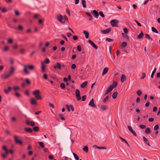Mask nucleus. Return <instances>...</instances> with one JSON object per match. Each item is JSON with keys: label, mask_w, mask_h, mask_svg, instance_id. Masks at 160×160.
Listing matches in <instances>:
<instances>
[{"label": "nucleus", "mask_w": 160, "mask_h": 160, "mask_svg": "<svg viewBox=\"0 0 160 160\" xmlns=\"http://www.w3.org/2000/svg\"><path fill=\"white\" fill-rule=\"evenodd\" d=\"M24 130L26 132L31 133L32 132V130L30 128H24Z\"/></svg>", "instance_id": "obj_20"}, {"label": "nucleus", "mask_w": 160, "mask_h": 160, "mask_svg": "<svg viewBox=\"0 0 160 160\" xmlns=\"http://www.w3.org/2000/svg\"><path fill=\"white\" fill-rule=\"evenodd\" d=\"M128 128L130 132L132 133L134 136H136L137 134L136 132L132 129V128L130 126H128Z\"/></svg>", "instance_id": "obj_8"}, {"label": "nucleus", "mask_w": 160, "mask_h": 160, "mask_svg": "<svg viewBox=\"0 0 160 160\" xmlns=\"http://www.w3.org/2000/svg\"><path fill=\"white\" fill-rule=\"evenodd\" d=\"M126 79V77L124 74H122L121 76V81L123 82Z\"/></svg>", "instance_id": "obj_23"}, {"label": "nucleus", "mask_w": 160, "mask_h": 160, "mask_svg": "<svg viewBox=\"0 0 160 160\" xmlns=\"http://www.w3.org/2000/svg\"><path fill=\"white\" fill-rule=\"evenodd\" d=\"M41 66L42 72L43 73L45 72V66L44 65V63L43 62H41Z\"/></svg>", "instance_id": "obj_17"}, {"label": "nucleus", "mask_w": 160, "mask_h": 160, "mask_svg": "<svg viewBox=\"0 0 160 160\" xmlns=\"http://www.w3.org/2000/svg\"><path fill=\"white\" fill-rule=\"evenodd\" d=\"M39 144L42 148H43L44 147V144L42 142H39Z\"/></svg>", "instance_id": "obj_46"}, {"label": "nucleus", "mask_w": 160, "mask_h": 160, "mask_svg": "<svg viewBox=\"0 0 160 160\" xmlns=\"http://www.w3.org/2000/svg\"><path fill=\"white\" fill-rule=\"evenodd\" d=\"M8 48H9L8 47V46H6L4 48V50L5 51H7L8 49Z\"/></svg>", "instance_id": "obj_64"}, {"label": "nucleus", "mask_w": 160, "mask_h": 160, "mask_svg": "<svg viewBox=\"0 0 160 160\" xmlns=\"http://www.w3.org/2000/svg\"><path fill=\"white\" fill-rule=\"evenodd\" d=\"M156 70H157V68H155L154 70H153V71H152V72L151 74V77L152 78H153L154 74L155 72H156Z\"/></svg>", "instance_id": "obj_31"}, {"label": "nucleus", "mask_w": 160, "mask_h": 160, "mask_svg": "<svg viewBox=\"0 0 160 160\" xmlns=\"http://www.w3.org/2000/svg\"><path fill=\"white\" fill-rule=\"evenodd\" d=\"M30 103L32 105H35L37 104V102H36V100L33 98H31L30 100Z\"/></svg>", "instance_id": "obj_15"}, {"label": "nucleus", "mask_w": 160, "mask_h": 160, "mask_svg": "<svg viewBox=\"0 0 160 160\" xmlns=\"http://www.w3.org/2000/svg\"><path fill=\"white\" fill-rule=\"evenodd\" d=\"M89 105L92 107L95 108L96 107V105L94 103V100L92 98V99L91 101L89 102Z\"/></svg>", "instance_id": "obj_13"}, {"label": "nucleus", "mask_w": 160, "mask_h": 160, "mask_svg": "<svg viewBox=\"0 0 160 160\" xmlns=\"http://www.w3.org/2000/svg\"><path fill=\"white\" fill-rule=\"evenodd\" d=\"M127 45V43L126 42H123L122 43V46L123 48L125 47Z\"/></svg>", "instance_id": "obj_38"}, {"label": "nucleus", "mask_w": 160, "mask_h": 160, "mask_svg": "<svg viewBox=\"0 0 160 160\" xmlns=\"http://www.w3.org/2000/svg\"><path fill=\"white\" fill-rule=\"evenodd\" d=\"M81 3L83 7L85 8H86V2L85 0H81Z\"/></svg>", "instance_id": "obj_18"}, {"label": "nucleus", "mask_w": 160, "mask_h": 160, "mask_svg": "<svg viewBox=\"0 0 160 160\" xmlns=\"http://www.w3.org/2000/svg\"><path fill=\"white\" fill-rule=\"evenodd\" d=\"M88 42L95 49L98 48V47L91 40H89Z\"/></svg>", "instance_id": "obj_12"}, {"label": "nucleus", "mask_w": 160, "mask_h": 160, "mask_svg": "<svg viewBox=\"0 0 160 160\" xmlns=\"http://www.w3.org/2000/svg\"><path fill=\"white\" fill-rule=\"evenodd\" d=\"M8 42L9 43H11L12 42V40L11 39H9L8 40Z\"/></svg>", "instance_id": "obj_62"}, {"label": "nucleus", "mask_w": 160, "mask_h": 160, "mask_svg": "<svg viewBox=\"0 0 160 160\" xmlns=\"http://www.w3.org/2000/svg\"><path fill=\"white\" fill-rule=\"evenodd\" d=\"M50 62V60L48 58H46L45 59L44 62H43L44 63H48Z\"/></svg>", "instance_id": "obj_37"}, {"label": "nucleus", "mask_w": 160, "mask_h": 160, "mask_svg": "<svg viewBox=\"0 0 160 160\" xmlns=\"http://www.w3.org/2000/svg\"><path fill=\"white\" fill-rule=\"evenodd\" d=\"M73 155L74 156V157L76 159V160H79V157L75 153L73 152Z\"/></svg>", "instance_id": "obj_34"}, {"label": "nucleus", "mask_w": 160, "mask_h": 160, "mask_svg": "<svg viewBox=\"0 0 160 160\" xmlns=\"http://www.w3.org/2000/svg\"><path fill=\"white\" fill-rule=\"evenodd\" d=\"M24 67V71L25 72L26 74H29V72L27 70V68H28V69L31 70H32L34 69V66L32 65H29L28 66L26 65H23Z\"/></svg>", "instance_id": "obj_3"}, {"label": "nucleus", "mask_w": 160, "mask_h": 160, "mask_svg": "<svg viewBox=\"0 0 160 160\" xmlns=\"http://www.w3.org/2000/svg\"><path fill=\"white\" fill-rule=\"evenodd\" d=\"M93 15L96 18H98L99 16V14L98 12L95 10L92 11Z\"/></svg>", "instance_id": "obj_14"}, {"label": "nucleus", "mask_w": 160, "mask_h": 160, "mask_svg": "<svg viewBox=\"0 0 160 160\" xmlns=\"http://www.w3.org/2000/svg\"><path fill=\"white\" fill-rule=\"evenodd\" d=\"M145 37L146 38L148 39H151V40H152V39L150 37V35L148 34H146L145 35Z\"/></svg>", "instance_id": "obj_42"}, {"label": "nucleus", "mask_w": 160, "mask_h": 160, "mask_svg": "<svg viewBox=\"0 0 160 160\" xmlns=\"http://www.w3.org/2000/svg\"><path fill=\"white\" fill-rule=\"evenodd\" d=\"M117 95H118V92L117 91H116V92H114L112 94V98L113 99H115L117 98Z\"/></svg>", "instance_id": "obj_25"}, {"label": "nucleus", "mask_w": 160, "mask_h": 160, "mask_svg": "<svg viewBox=\"0 0 160 160\" xmlns=\"http://www.w3.org/2000/svg\"><path fill=\"white\" fill-rule=\"evenodd\" d=\"M71 67L72 69H74L76 68V65L75 64H72Z\"/></svg>", "instance_id": "obj_60"}, {"label": "nucleus", "mask_w": 160, "mask_h": 160, "mask_svg": "<svg viewBox=\"0 0 160 160\" xmlns=\"http://www.w3.org/2000/svg\"><path fill=\"white\" fill-rule=\"evenodd\" d=\"M35 97L36 98V99L37 100L41 99L42 98V97L40 95V94L36 96V97Z\"/></svg>", "instance_id": "obj_41"}, {"label": "nucleus", "mask_w": 160, "mask_h": 160, "mask_svg": "<svg viewBox=\"0 0 160 160\" xmlns=\"http://www.w3.org/2000/svg\"><path fill=\"white\" fill-rule=\"evenodd\" d=\"M2 12H6L7 11V10L4 8H2Z\"/></svg>", "instance_id": "obj_61"}, {"label": "nucleus", "mask_w": 160, "mask_h": 160, "mask_svg": "<svg viewBox=\"0 0 160 160\" xmlns=\"http://www.w3.org/2000/svg\"><path fill=\"white\" fill-rule=\"evenodd\" d=\"M144 36L143 33L142 31L141 33L138 36V38L139 39L142 38Z\"/></svg>", "instance_id": "obj_26"}, {"label": "nucleus", "mask_w": 160, "mask_h": 160, "mask_svg": "<svg viewBox=\"0 0 160 160\" xmlns=\"http://www.w3.org/2000/svg\"><path fill=\"white\" fill-rule=\"evenodd\" d=\"M118 85V83L117 82H113V84L112 85H112V86L113 87V88H115Z\"/></svg>", "instance_id": "obj_43"}, {"label": "nucleus", "mask_w": 160, "mask_h": 160, "mask_svg": "<svg viewBox=\"0 0 160 160\" xmlns=\"http://www.w3.org/2000/svg\"><path fill=\"white\" fill-rule=\"evenodd\" d=\"M122 35H123V36L124 37H125L126 38H128V37L127 35H125L124 33H123V32L122 33Z\"/></svg>", "instance_id": "obj_58"}, {"label": "nucleus", "mask_w": 160, "mask_h": 160, "mask_svg": "<svg viewBox=\"0 0 160 160\" xmlns=\"http://www.w3.org/2000/svg\"><path fill=\"white\" fill-rule=\"evenodd\" d=\"M113 88V87L112 86V85H110L107 90L108 92H110L112 91Z\"/></svg>", "instance_id": "obj_29"}, {"label": "nucleus", "mask_w": 160, "mask_h": 160, "mask_svg": "<svg viewBox=\"0 0 160 160\" xmlns=\"http://www.w3.org/2000/svg\"><path fill=\"white\" fill-rule=\"evenodd\" d=\"M151 131L149 128H147L145 130V132L147 134H149Z\"/></svg>", "instance_id": "obj_36"}, {"label": "nucleus", "mask_w": 160, "mask_h": 160, "mask_svg": "<svg viewBox=\"0 0 160 160\" xmlns=\"http://www.w3.org/2000/svg\"><path fill=\"white\" fill-rule=\"evenodd\" d=\"M106 40L108 42H111L112 41H113V40L109 38H107L106 39Z\"/></svg>", "instance_id": "obj_56"}, {"label": "nucleus", "mask_w": 160, "mask_h": 160, "mask_svg": "<svg viewBox=\"0 0 160 160\" xmlns=\"http://www.w3.org/2000/svg\"><path fill=\"white\" fill-rule=\"evenodd\" d=\"M20 52L21 53L24 54L25 53V50L23 49H21L20 50Z\"/></svg>", "instance_id": "obj_49"}, {"label": "nucleus", "mask_w": 160, "mask_h": 160, "mask_svg": "<svg viewBox=\"0 0 160 160\" xmlns=\"http://www.w3.org/2000/svg\"><path fill=\"white\" fill-rule=\"evenodd\" d=\"M83 32L85 35L86 38H88L89 36V33L88 32L86 31H84Z\"/></svg>", "instance_id": "obj_28"}, {"label": "nucleus", "mask_w": 160, "mask_h": 160, "mask_svg": "<svg viewBox=\"0 0 160 160\" xmlns=\"http://www.w3.org/2000/svg\"><path fill=\"white\" fill-rule=\"evenodd\" d=\"M60 87L62 89H64L65 87V84L63 83H62L60 84Z\"/></svg>", "instance_id": "obj_40"}, {"label": "nucleus", "mask_w": 160, "mask_h": 160, "mask_svg": "<svg viewBox=\"0 0 160 160\" xmlns=\"http://www.w3.org/2000/svg\"><path fill=\"white\" fill-rule=\"evenodd\" d=\"M118 21L117 20L113 19L110 22L112 26L113 27H117V25L118 23Z\"/></svg>", "instance_id": "obj_4"}, {"label": "nucleus", "mask_w": 160, "mask_h": 160, "mask_svg": "<svg viewBox=\"0 0 160 160\" xmlns=\"http://www.w3.org/2000/svg\"><path fill=\"white\" fill-rule=\"evenodd\" d=\"M108 70V68H107V67L105 68L104 69V70H103V72L102 73V75H103L104 74H106Z\"/></svg>", "instance_id": "obj_22"}, {"label": "nucleus", "mask_w": 160, "mask_h": 160, "mask_svg": "<svg viewBox=\"0 0 160 160\" xmlns=\"http://www.w3.org/2000/svg\"><path fill=\"white\" fill-rule=\"evenodd\" d=\"M75 94L77 100L79 101L80 100V92L79 90L77 89L76 91Z\"/></svg>", "instance_id": "obj_6"}, {"label": "nucleus", "mask_w": 160, "mask_h": 160, "mask_svg": "<svg viewBox=\"0 0 160 160\" xmlns=\"http://www.w3.org/2000/svg\"><path fill=\"white\" fill-rule=\"evenodd\" d=\"M33 129L34 131L38 132L39 131V128L38 126H35L33 127Z\"/></svg>", "instance_id": "obj_32"}, {"label": "nucleus", "mask_w": 160, "mask_h": 160, "mask_svg": "<svg viewBox=\"0 0 160 160\" xmlns=\"http://www.w3.org/2000/svg\"><path fill=\"white\" fill-rule=\"evenodd\" d=\"M99 14L100 16L102 17L103 18L105 16H104V14H103V12L102 11H100L99 12Z\"/></svg>", "instance_id": "obj_47"}, {"label": "nucleus", "mask_w": 160, "mask_h": 160, "mask_svg": "<svg viewBox=\"0 0 160 160\" xmlns=\"http://www.w3.org/2000/svg\"><path fill=\"white\" fill-rule=\"evenodd\" d=\"M36 97V96L40 94V91L38 90H37L34 91L32 93Z\"/></svg>", "instance_id": "obj_16"}, {"label": "nucleus", "mask_w": 160, "mask_h": 160, "mask_svg": "<svg viewBox=\"0 0 160 160\" xmlns=\"http://www.w3.org/2000/svg\"><path fill=\"white\" fill-rule=\"evenodd\" d=\"M25 123L27 125L32 127L34 126L35 125L34 122L33 121H29L28 120H26L25 121Z\"/></svg>", "instance_id": "obj_7"}, {"label": "nucleus", "mask_w": 160, "mask_h": 160, "mask_svg": "<svg viewBox=\"0 0 160 160\" xmlns=\"http://www.w3.org/2000/svg\"><path fill=\"white\" fill-rule=\"evenodd\" d=\"M86 96L84 95L82 97V101H85L86 99Z\"/></svg>", "instance_id": "obj_53"}, {"label": "nucleus", "mask_w": 160, "mask_h": 160, "mask_svg": "<svg viewBox=\"0 0 160 160\" xmlns=\"http://www.w3.org/2000/svg\"><path fill=\"white\" fill-rule=\"evenodd\" d=\"M152 32L156 33H158V32L157 30V29L154 27H152Z\"/></svg>", "instance_id": "obj_35"}, {"label": "nucleus", "mask_w": 160, "mask_h": 160, "mask_svg": "<svg viewBox=\"0 0 160 160\" xmlns=\"http://www.w3.org/2000/svg\"><path fill=\"white\" fill-rule=\"evenodd\" d=\"M57 20L60 22L64 23L66 21L68 20V18L66 16H65L63 18L61 15H58L56 16Z\"/></svg>", "instance_id": "obj_2"}, {"label": "nucleus", "mask_w": 160, "mask_h": 160, "mask_svg": "<svg viewBox=\"0 0 160 160\" xmlns=\"http://www.w3.org/2000/svg\"><path fill=\"white\" fill-rule=\"evenodd\" d=\"M123 31L125 33L127 34L128 33V30L127 28H124L123 29Z\"/></svg>", "instance_id": "obj_55"}, {"label": "nucleus", "mask_w": 160, "mask_h": 160, "mask_svg": "<svg viewBox=\"0 0 160 160\" xmlns=\"http://www.w3.org/2000/svg\"><path fill=\"white\" fill-rule=\"evenodd\" d=\"M43 77L44 79H46L48 78V76L46 74H44L43 75Z\"/></svg>", "instance_id": "obj_63"}, {"label": "nucleus", "mask_w": 160, "mask_h": 160, "mask_svg": "<svg viewBox=\"0 0 160 160\" xmlns=\"http://www.w3.org/2000/svg\"><path fill=\"white\" fill-rule=\"evenodd\" d=\"M18 28L20 31H22L23 29V27L21 25L18 26Z\"/></svg>", "instance_id": "obj_45"}, {"label": "nucleus", "mask_w": 160, "mask_h": 160, "mask_svg": "<svg viewBox=\"0 0 160 160\" xmlns=\"http://www.w3.org/2000/svg\"><path fill=\"white\" fill-rule=\"evenodd\" d=\"M88 84V82L86 81L81 84V88H84Z\"/></svg>", "instance_id": "obj_21"}, {"label": "nucleus", "mask_w": 160, "mask_h": 160, "mask_svg": "<svg viewBox=\"0 0 160 160\" xmlns=\"http://www.w3.org/2000/svg\"><path fill=\"white\" fill-rule=\"evenodd\" d=\"M139 126L142 129H144L146 128V126L145 125H140Z\"/></svg>", "instance_id": "obj_52"}, {"label": "nucleus", "mask_w": 160, "mask_h": 160, "mask_svg": "<svg viewBox=\"0 0 160 160\" xmlns=\"http://www.w3.org/2000/svg\"><path fill=\"white\" fill-rule=\"evenodd\" d=\"M159 125L158 124H157V125H155L154 127V130L155 131H156L159 129Z\"/></svg>", "instance_id": "obj_39"}, {"label": "nucleus", "mask_w": 160, "mask_h": 160, "mask_svg": "<svg viewBox=\"0 0 160 160\" xmlns=\"http://www.w3.org/2000/svg\"><path fill=\"white\" fill-rule=\"evenodd\" d=\"M13 90L15 91L19 89V88L18 86L15 87H13Z\"/></svg>", "instance_id": "obj_48"}, {"label": "nucleus", "mask_w": 160, "mask_h": 160, "mask_svg": "<svg viewBox=\"0 0 160 160\" xmlns=\"http://www.w3.org/2000/svg\"><path fill=\"white\" fill-rule=\"evenodd\" d=\"M61 36L62 38H63L66 40L68 41V40L66 36L63 34H62Z\"/></svg>", "instance_id": "obj_57"}, {"label": "nucleus", "mask_w": 160, "mask_h": 160, "mask_svg": "<svg viewBox=\"0 0 160 160\" xmlns=\"http://www.w3.org/2000/svg\"><path fill=\"white\" fill-rule=\"evenodd\" d=\"M83 150L85 152H88V149L87 146H85L84 147L82 148Z\"/></svg>", "instance_id": "obj_33"}, {"label": "nucleus", "mask_w": 160, "mask_h": 160, "mask_svg": "<svg viewBox=\"0 0 160 160\" xmlns=\"http://www.w3.org/2000/svg\"><path fill=\"white\" fill-rule=\"evenodd\" d=\"M143 138L145 142L147 143L149 146H151V145L149 144V142L148 141V140L147 139V138L143 136Z\"/></svg>", "instance_id": "obj_19"}, {"label": "nucleus", "mask_w": 160, "mask_h": 160, "mask_svg": "<svg viewBox=\"0 0 160 160\" xmlns=\"http://www.w3.org/2000/svg\"><path fill=\"white\" fill-rule=\"evenodd\" d=\"M111 31L110 28H108L104 30H102L101 29V32L103 34H107L109 33Z\"/></svg>", "instance_id": "obj_10"}, {"label": "nucleus", "mask_w": 160, "mask_h": 160, "mask_svg": "<svg viewBox=\"0 0 160 160\" xmlns=\"http://www.w3.org/2000/svg\"><path fill=\"white\" fill-rule=\"evenodd\" d=\"M137 93L139 96H140L141 95L142 92L140 90H138L137 91Z\"/></svg>", "instance_id": "obj_44"}, {"label": "nucleus", "mask_w": 160, "mask_h": 160, "mask_svg": "<svg viewBox=\"0 0 160 160\" xmlns=\"http://www.w3.org/2000/svg\"><path fill=\"white\" fill-rule=\"evenodd\" d=\"M78 37L76 36H74L73 37V39L74 40H76L78 39Z\"/></svg>", "instance_id": "obj_59"}, {"label": "nucleus", "mask_w": 160, "mask_h": 160, "mask_svg": "<svg viewBox=\"0 0 160 160\" xmlns=\"http://www.w3.org/2000/svg\"><path fill=\"white\" fill-rule=\"evenodd\" d=\"M15 68L13 66L10 67L8 73H5L1 76L2 78L4 79H6L12 76L15 72Z\"/></svg>", "instance_id": "obj_1"}, {"label": "nucleus", "mask_w": 160, "mask_h": 160, "mask_svg": "<svg viewBox=\"0 0 160 160\" xmlns=\"http://www.w3.org/2000/svg\"><path fill=\"white\" fill-rule=\"evenodd\" d=\"M66 106L67 108V110L68 112H70L71 111L70 108H71L72 111H74V108L72 105H71L70 106H69L68 105H66Z\"/></svg>", "instance_id": "obj_11"}, {"label": "nucleus", "mask_w": 160, "mask_h": 160, "mask_svg": "<svg viewBox=\"0 0 160 160\" xmlns=\"http://www.w3.org/2000/svg\"><path fill=\"white\" fill-rule=\"evenodd\" d=\"M108 96H106L104 99L103 102L104 103H105L107 101L108 99Z\"/></svg>", "instance_id": "obj_51"}, {"label": "nucleus", "mask_w": 160, "mask_h": 160, "mask_svg": "<svg viewBox=\"0 0 160 160\" xmlns=\"http://www.w3.org/2000/svg\"><path fill=\"white\" fill-rule=\"evenodd\" d=\"M11 90V88L10 87H9L8 88V89H4V92L6 93L7 94L8 93V92L10 91Z\"/></svg>", "instance_id": "obj_30"}, {"label": "nucleus", "mask_w": 160, "mask_h": 160, "mask_svg": "<svg viewBox=\"0 0 160 160\" xmlns=\"http://www.w3.org/2000/svg\"><path fill=\"white\" fill-rule=\"evenodd\" d=\"M13 137L15 142L16 144H19L20 145H22V142L21 140L18 139V136L15 135L13 136Z\"/></svg>", "instance_id": "obj_5"}, {"label": "nucleus", "mask_w": 160, "mask_h": 160, "mask_svg": "<svg viewBox=\"0 0 160 160\" xmlns=\"http://www.w3.org/2000/svg\"><path fill=\"white\" fill-rule=\"evenodd\" d=\"M25 81L28 84H30L31 83L29 81V80L28 78L26 79Z\"/></svg>", "instance_id": "obj_54"}, {"label": "nucleus", "mask_w": 160, "mask_h": 160, "mask_svg": "<svg viewBox=\"0 0 160 160\" xmlns=\"http://www.w3.org/2000/svg\"><path fill=\"white\" fill-rule=\"evenodd\" d=\"M53 67L55 69H56L57 68L58 69L60 70L61 69V65L58 62H57L56 65H54Z\"/></svg>", "instance_id": "obj_9"}, {"label": "nucleus", "mask_w": 160, "mask_h": 160, "mask_svg": "<svg viewBox=\"0 0 160 160\" xmlns=\"http://www.w3.org/2000/svg\"><path fill=\"white\" fill-rule=\"evenodd\" d=\"M9 60L10 63H11V64H13V60L12 58H10L9 59Z\"/></svg>", "instance_id": "obj_50"}, {"label": "nucleus", "mask_w": 160, "mask_h": 160, "mask_svg": "<svg viewBox=\"0 0 160 160\" xmlns=\"http://www.w3.org/2000/svg\"><path fill=\"white\" fill-rule=\"evenodd\" d=\"M101 109L102 110L105 111L108 109V107L106 106L102 105L101 107Z\"/></svg>", "instance_id": "obj_27"}, {"label": "nucleus", "mask_w": 160, "mask_h": 160, "mask_svg": "<svg viewBox=\"0 0 160 160\" xmlns=\"http://www.w3.org/2000/svg\"><path fill=\"white\" fill-rule=\"evenodd\" d=\"M2 148L3 150H4L5 151V152H6L5 154H8V153L9 151L7 149L6 146H3L2 147Z\"/></svg>", "instance_id": "obj_24"}]
</instances>
